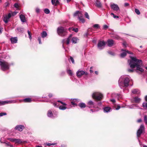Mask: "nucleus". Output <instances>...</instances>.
Wrapping results in <instances>:
<instances>
[{"instance_id":"a19ab883","label":"nucleus","mask_w":147,"mask_h":147,"mask_svg":"<svg viewBox=\"0 0 147 147\" xmlns=\"http://www.w3.org/2000/svg\"><path fill=\"white\" fill-rule=\"evenodd\" d=\"M27 32L28 34L29 38L30 40H31L32 39L31 34L29 30H28Z\"/></svg>"},{"instance_id":"a878e982","label":"nucleus","mask_w":147,"mask_h":147,"mask_svg":"<svg viewBox=\"0 0 147 147\" xmlns=\"http://www.w3.org/2000/svg\"><path fill=\"white\" fill-rule=\"evenodd\" d=\"M78 18L79 19V20L81 21V22L82 23H84L85 22V20L84 19V18L82 15H81L80 16H78Z\"/></svg>"},{"instance_id":"3c124183","label":"nucleus","mask_w":147,"mask_h":147,"mask_svg":"<svg viewBox=\"0 0 147 147\" xmlns=\"http://www.w3.org/2000/svg\"><path fill=\"white\" fill-rule=\"evenodd\" d=\"M14 7L17 8H18L19 5L18 3H16L14 5Z\"/></svg>"},{"instance_id":"412c9836","label":"nucleus","mask_w":147,"mask_h":147,"mask_svg":"<svg viewBox=\"0 0 147 147\" xmlns=\"http://www.w3.org/2000/svg\"><path fill=\"white\" fill-rule=\"evenodd\" d=\"M20 17L21 20L22 22H26L25 16L24 15L22 14L20 15Z\"/></svg>"},{"instance_id":"864d4df0","label":"nucleus","mask_w":147,"mask_h":147,"mask_svg":"<svg viewBox=\"0 0 147 147\" xmlns=\"http://www.w3.org/2000/svg\"><path fill=\"white\" fill-rule=\"evenodd\" d=\"M41 37H38V40L39 42V44H42V43L41 42Z\"/></svg>"},{"instance_id":"09e8293b","label":"nucleus","mask_w":147,"mask_h":147,"mask_svg":"<svg viewBox=\"0 0 147 147\" xmlns=\"http://www.w3.org/2000/svg\"><path fill=\"white\" fill-rule=\"evenodd\" d=\"M144 120L145 123L147 124V116L146 115L144 116Z\"/></svg>"},{"instance_id":"338daca9","label":"nucleus","mask_w":147,"mask_h":147,"mask_svg":"<svg viewBox=\"0 0 147 147\" xmlns=\"http://www.w3.org/2000/svg\"><path fill=\"white\" fill-rule=\"evenodd\" d=\"M141 121L142 119H139L137 120V122L139 123L141 122Z\"/></svg>"},{"instance_id":"f257e3e1","label":"nucleus","mask_w":147,"mask_h":147,"mask_svg":"<svg viewBox=\"0 0 147 147\" xmlns=\"http://www.w3.org/2000/svg\"><path fill=\"white\" fill-rule=\"evenodd\" d=\"M130 57L131 60H128V63L130 67L133 68L136 67L137 70H139L141 72H142L144 70L140 65V63L142 62V60L137 59L136 57L130 56Z\"/></svg>"},{"instance_id":"49530a36","label":"nucleus","mask_w":147,"mask_h":147,"mask_svg":"<svg viewBox=\"0 0 147 147\" xmlns=\"http://www.w3.org/2000/svg\"><path fill=\"white\" fill-rule=\"evenodd\" d=\"M16 139L15 138H9L8 139V140L12 142H15Z\"/></svg>"},{"instance_id":"f3484780","label":"nucleus","mask_w":147,"mask_h":147,"mask_svg":"<svg viewBox=\"0 0 147 147\" xmlns=\"http://www.w3.org/2000/svg\"><path fill=\"white\" fill-rule=\"evenodd\" d=\"M24 128V127L22 125H17L15 128L16 130H17L20 131H22Z\"/></svg>"},{"instance_id":"9d476101","label":"nucleus","mask_w":147,"mask_h":147,"mask_svg":"<svg viewBox=\"0 0 147 147\" xmlns=\"http://www.w3.org/2000/svg\"><path fill=\"white\" fill-rule=\"evenodd\" d=\"M16 102V101L14 100H7L4 101H0V105H3L6 104L14 103Z\"/></svg>"},{"instance_id":"6e6552de","label":"nucleus","mask_w":147,"mask_h":147,"mask_svg":"<svg viewBox=\"0 0 147 147\" xmlns=\"http://www.w3.org/2000/svg\"><path fill=\"white\" fill-rule=\"evenodd\" d=\"M144 125H141L137 132V137H139L140 136L144 130Z\"/></svg>"},{"instance_id":"6e6d98bb","label":"nucleus","mask_w":147,"mask_h":147,"mask_svg":"<svg viewBox=\"0 0 147 147\" xmlns=\"http://www.w3.org/2000/svg\"><path fill=\"white\" fill-rule=\"evenodd\" d=\"M134 69L132 68V69H128V71L130 72H132L134 71Z\"/></svg>"},{"instance_id":"f03ea898","label":"nucleus","mask_w":147,"mask_h":147,"mask_svg":"<svg viewBox=\"0 0 147 147\" xmlns=\"http://www.w3.org/2000/svg\"><path fill=\"white\" fill-rule=\"evenodd\" d=\"M129 77V76L123 75L121 76L118 81L119 85L120 88L123 89L124 88L128 87L130 81Z\"/></svg>"},{"instance_id":"39448f33","label":"nucleus","mask_w":147,"mask_h":147,"mask_svg":"<svg viewBox=\"0 0 147 147\" xmlns=\"http://www.w3.org/2000/svg\"><path fill=\"white\" fill-rule=\"evenodd\" d=\"M92 98L97 100H100L103 97L102 95L100 93L95 92L92 94Z\"/></svg>"},{"instance_id":"79ce46f5","label":"nucleus","mask_w":147,"mask_h":147,"mask_svg":"<svg viewBox=\"0 0 147 147\" xmlns=\"http://www.w3.org/2000/svg\"><path fill=\"white\" fill-rule=\"evenodd\" d=\"M111 16H113V18H118L119 17L118 16H115L114 15V14L113 13H111Z\"/></svg>"},{"instance_id":"f8f14e48","label":"nucleus","mask_w":147,"mask_h":147,"mask_svg":"<svg viewBox=\"0 0 147 147\" xmlns=\"http://www.w3.org/2000/svg\"><path fill=\"white\" fill-rule=\"evenodd\" d=\"M58 102H60V104L61 105H60L59 108L60 110H65L67 108V104L65 103H63L62 102L58 100Z\"/></svg>"},{"instance_id":"cd10ccee","label":"nucleus","mask_w":147,"mask_h":147,"mask_svg":"<svg viewBox=\"0 0 147 147\" xmlns=\"http://www.w3.org/2000/svg\"><path fill=\"white\" fill-rule=\"evenodd\" d=\"M81 15H82L81 12H80L79 11H76L74 14V16H80Z\"/></svg>"},{"instance_id":"5fc2aeb1","label":"nucleus","mask_w":147,"mask_h":147,"mask_svg":"<svg viewBox=\"0 0 147 147\" xmlns=\"http://www.w3.org/2000/svg\"><path fill=\"white\" fill-rule=\"evenodd\" d=\"M17 13L16 12H14L13 13H12L11 14V16H14L15 15H16L17 14Z\"/></svg>"},{"instance_id":"a18cd8bd","label":"nucleus","mask_w":147,"mask_h":147,"mask_svg":"<svg viewBox=\"0 0 147 147\" xmlns=\"http://www.w3.org/2000/svg\"><path fill=\"white\" fill-rule=\"evenodd\" d=\"M85 16L86 18L89 19V16L88 14V13L87 12H85Z\"/></svg>"},{"instance_id":"f704fd0d","label":"nucleus","mask_w":147,"mask_h":147,"mask_svg":"<svg viewBox=\"0 0 147 147\" xmlns=\"http://www.w3.org/2000/svg\"><path fill=\"white\" fill-rule=\"evenodd\" d=\"M23 29L24 28L21 27H18L16 29V30L19 32H23Z\"/></svg>"},{"instance_id":"c9c22d12","label":"nucleus","mask_w":147,"mask_h":147,"mask_svg":"<svg viewBox=\"0 0 147 147\" xmlns=\"http://www.w3.org/2000/svg\"><path fill=\"white\" fill-rule=\"evenodd\" d=\"M23 101L25 102H30L32 100L30 98H28L24 99Z\"/></svg>"},{"instance_id":"b1692460","label":"nucleus","mask_w":147,"mask_h":147,"mask_svg":"<svg viewBox=\"0 0 147 147\" xmlns=\"http://www.w3.org/2000/svg\"><path fill=\"white\" fill-rule=\"evenodd\" d=\"M132 93L134 94H138L140 93V91L138 89H134L131 91Z\"/></svg>"},{"instance_id":"4be33fe9","label":"nucleus","mask_w":147,"mask_h":147,"mask_svg":"<svg viewBox=\"0 0 147 147\" xmlns=\"http://www.w3.org/2000/svg\"><path fill=\"white\" fill-rule=\"evenodd\" d=\"M141 99L137 97H136L134 98V101L136 103H139L141 101Z\"/></svg>"},{"instance_id":"e433bc0d","label":"nucleus","mask_w":147,"mask_h":147,"mask_svg":"<svg viewBox=\"0 0 147 147\" xmlns=\"http://www.w3.org/2000/svg\"><path fill=\"white\" fill-rule=\"evenodd\" d=\"M78 40V39L76 37H73L71 41L73 43H76Z\"/></svg>"},{"instance_id":"aec40b11","label":"nucleus","mask_w":147,"mask_h":147,"mask_svg":"<svg viewBox=\"0 0 147 147\" xmlns=\"http://www.w3.org/2000/svg\"><path fill=\"white\" fill-rule=\"evenodd\" d=\"M51 3L53 5L56 6L59 4V0H51Z\"/></svg>"},{"instance_id":"4c0bfd02","label":"nucleus","mask_w":147,"mask_h":147,"mask_svg":"<svg viewBox=\"0 0 147 147\" xmlns=\"http://www.w3.org/2000/svg\"><path fill=\"white\" fill-rule=\"evenodd\" d=\"M67 72L69 76H72L73 75V74L71 70L70 69H68L67 70Z\"/></svg>"},{"instance_id":"7ed1b4c3","label":"nucleus","mask_w":147,"mask_h":147,"mask_svg":"<svg viewBox=\"0 0 147 147\" xmlns=\"http://www.w3.org/2000/svg\"><path fill=\"white\" fill-rule=\"evenodd\" d=\"M0 66L1 70L5 71L9 69L10 65L7 62L1 60H0Z\"/></svg>"},{"instance_id":"8fccbe9b","label":"nucleus","mask_w":147,"mask_h":147,"mask_svg":"<svg viewBox=\"0 0 147 147\" xmlns=\"http://www.w3.org/2000/svg\"><path fill=\"white\" fill-rule=\"evenodd\" d=\"M7 115L5 113H0V117L2 116L3 115Z\"/></svg>"},{"instance_id":"72a5a7b5","label":"nucleus","mask_w":147,"mask_h":147,"mask_svg":"<svg viewBox=\"0 0 147 147\" xmlns=\"http://www.w3.org/2000/svg\"><path fill=\"white\" fill-rule=\"evenodd\" d=\"M112 96H113L116 97H117V98H119L121 97V94H112Z\"/></svg>"},{"instance_id":"052dcab7","label":"nucleus","mask_w":147,"mask_h":147,"mask_svg":"<svg viewBox=\"0 0 147 147\" xmlns=\"http://www.w3.org/2000/svg\"><path fill=\"white\" fill-rule=\"evenodd\" d=\"M9 3L8 2H6L5 3V6L6 7L9 6Z\"/></svg>"},{"instance_id":"4d7b16f0","label":"nucleus","mask_w":147,"mask_h":147,"mask_svg":"<svg viewBox=\"0 0 147 147\" xmlns=\"http://www.w3.org/2000/svg\"><path fill=\"white\" fill-rule=\"evenodd\" d=\"M124 6L125 7L129 6V4L128 3H124Z\"/></svg>"},{"instance_id":"ea45409f","label":"nucleus","mask_w":147,"mask_h":147,"mask_svg":"<svg viewBox=\"0 0 147 147\" xmlns=\"http://www.w3.org/2000/svg\"><path fill=\"white\" fill-rule=\"evenodd\" d=\"M44 11L45 13L46 14L49 13L50 12L49 10L47 8L44 9Z\"/></svg>"},{"instance_id":"2f4dec72","label":"nucleus","mask_w":147,"mask_h":147,"mask_svg":"<svg viewBox=\"0 0 147 147\" xmlns=\"http://www.w3.org/2000/svg\"><path fill=\"white\" fill-rule=\"evenodd\" d=\"M69 30L70 31L71 30H72L76 32H77L78 31V29L77 28H69Z\"/></svg>"},{"instance_id":"bb28decb","label":"nucleus","mask_w":147,"mask_h":147,"mask_svg":"<svg viewBox=\"0 0 147 147\" xmlns=\"http://www.w3.org/2000/svg\"><path fill=\"white\" fill-rule=\"evenodd\" d=\"M41 35L42 38H44L47 36V34L46 31H43L41 33Z\"/></svg>"},{"instance_id":"393cba45","label":"nucleus","mask_w":147,"mask_h":147,"mask_svg":"<svg viewBox=\"0 0 147 147\" xmlns=\"http://www.w3.org/2000/svg\"><path fill=\"white\" fill-rule=\"evenodd\" d=\"M96 6L98 8H100L102 7V5L100 2L98 0H96Z\"/></svg>"},{"instance_id":"58836bf2","label":"nucleus","mask_w":147,"mask_h":147,"mask_svg":"<svg viewBox=\"0 0 147 147\" xmlns=\"http://www.w3.org/2000/svg\"><path fill=\"white\" fill-rule=\"evenodd\" d=\"M142 106L145 109H147V102H144L142 104Z\"/></svg>"},{"instance_id":"dca6fc26","label":"nucleus","mask_w":147,"mask_h":147,"mask_svg":"<svg viewBox=\"0 0 147 147\" xmlns=\"http://www.w3.org/2000/svg\"><path fill=\"white\" fill-rule=\"evenodd\" d=\"M87 105L89 108L95 107L96 106L95 104L92 100L89 101L88 102Z\"/></svg>"},{"instance_id":"13d9d810","label":"nucleus","mask_w":147,"mask_h":147,"mask_svg":"<svg viewBox=\"0 0 147 147\" xmlns=\"http://www.w3.org/2000/svg\"><path fill=\"white\" fill-rule=\"evenodd\" d=\"M36 11L37 13H38L40 12V9L38 8H36Z\"/></svg>"},{"instance_id":"0e129e2a","label":"nucleus","mask_w":147,"mask_h":147,"mask_svg":"<svg viewBox=\"0 0 147 147\" xmlns=\"http://www.w3.org/2000/svg\"><path fill=\"white\" fill-rule=\"evenodd\" d=\"M111 101L113 103H114L115 102V100L114 99L111 100Z\"/></svg>"},{"instance_id":"603ef678","label":"nucleus","mask_w":147,"mask_h":147,"mask_svg":"<svg viewBox=\"0 0 147 147\" xmlns=\"http://www.w3.org/2000/svg\"><path fill=\"white\" fill-rule=\"evenodd\" d=\"M109 26L107 25H105L103 26V29H106L108 28Z\"/></svg>"},{"instance_id":"2eb2a0df","label":"nucleus","mask_w":147,"mask_h":147,"mask_svg":"<svg viewBox=\"0 0 147 147\" xmlns=\"http://www.w3.org/2000/svg\"><path fill=\"white\" fill-rule=\"evenodd\" d=\"M11 13H9L7 15H6L4 17L3 20L5 23H7L8 22L9 20V18L11 17Z\"/></svg>"},{"instance_id":"423d86ee","label":"nucleus","mask_w":147,"mask_h":147,"mask_svg":"<svg viewBox=\"0 0 147 147\" xmlns=\"http://www.w3.org/2000/svg\"><path fill=\"white\" fill-rule=\"evenodd\" d=\"M77 76L79 77L80 78L84 74L86 76L88 75V73L86 72H85L83 70H78L77 71L76 73Z\"/></svg>"},{"instance_id":"c85d7f7f","label":"nucleus","mask_w":147,"mask_h":147,"mask_svg":"<svg viewBox=\"0 0 147 147\" xmlns=\"http://www.w3.org/2000/svg\"><path fill=\"white\" fill-rule=\"evenodd\" d=\"M78 106L81 108H85L86 106V104L83 102H81L78 105Z\"/></svg>"},{"instance_id":"ddd939ff","label":"nucleus","mask_w":147,"mask_h":147,"mask_svg":"<svg viewBox=\"0 0 147 147\" xmlns=\"http://www.w3.org/2000/svg\"><path fill=\"white\" fill-rule=\"evenodd\" d=\"M110 6L111 8L114 11H117L119 10V6L116 4L114 3L111 4Z\"/></svg>"},{"instance_id":"9b49d317","label":"nucleus","mask_w":147,"mask_h":147,"mask_svg":"<svg viewBox=\"0 0 147 147\" xmlns=\"http://www.w3.org/2000/svg\"><path fill=\"white\" fill-rule=\"evenodd\" d=\"M71 35H70L67 38L63 39L62 41L63 43V47L65 49L64 44H66L68 45L71 39Z\"/></svg>"},{"instance_id":"680f3d73","label":"nucleus","mask_w":147,"mask_h":147,"mask_svg":"<svg viewBox=\"0 0 147 147\" xmlns=\"http://www.w3.org/2000/svg\"><path fill=\"white\" fill-rule=\"evenodd\" d=\"M54 144H53H53H51L50 143H47V145L48 146H51V145H54Z\"/></svg>"},{"instance_id":"774afa93","label":"nucleus","mask_w":147,"mask_h":147,"mask_svg":"<svg viewBox=\"0 0 147 147\" xmlns=\"http://www.w3.org/2000/svg\"><path fill=\"white\" fill-rule=\"evenodd\" d=\"M53 95L52 94H50L49 95V96L50 98Z\"/></svg>"},{"instance_id":"c756f323","label":"nucleus","mask_w":147,"mask_h":147,"mask_svg":"<svg viewBox=\"0 0 147 147\" xmlns=\"http://www.w3.org/2000/svg\"><path fill=\"white\" fill-rule=\"evenodd\" d=\"M72 100H74V102L73 101H71V104L73 105H77V104L75 102H78L79 101V100L78 99H71Z\"/></svg>"},{"instance_id":"1a4fd4ad","label":"nucleus","mask_w":147,"mask_h":147,"mask_svg":"<svg viewBox=\"0 0 147 147\" xmlns=\"http://www.w3.org/2000/svg\"><path fill=\"white\" fill-rule=\"evenodd\" d=\"M121 51H123V52L121 54L120 57L122 58L124 57L127 53L129 54H133V53L132 52L128 51L127 50H123L121 49Z\"/></svg>"},{"instance_id":"69168bd1","label":"nucleus","mask_w":147,"mask_h":147,"mask_svg":"<svg viewBox=\"0 0 147 147\" xmlns=\"http://www.w3.org/2000/svg\"><path fill=\"white\" fill-rule=\"evenodd\" d=\"M92 67H90V72L91 73H92L93 72V71L91 69H92Z\"/></svg>"},{"instance_id":"6ab92c4d","label":"nucleus","mask_w":147,"mask_h":147,"mask_svg":"<svg viewBox=\"0 0 147 147\" xmlns=\"http://www.w3.org/2000/svg\"><path fill=\"white\" fill-rule=\"evenodd\" d=\"M107 45L108 46L111 47L114 44V41L112 40H109L107 41Z\"/></svg>"},{"instance_id":"4468645a","label":"nucleus","mask_w":147,"mask_h":147,"mask_svg":"<svg viewBox=\"0 0 147 147\" xmlns=\"http://www.w3.org/2000/svg\"><path fill=\"white\" fill-rule=\"evenodd\" d=\"M56 112V114L53 115L51 111L49 110L48 112L47 116L48 117L53 118L56 117L57 116V112Z\"/></svg>"},{"instance_id":"37998d69","label":"nucleus","mask_w":147,"mask_h":147,"mask_svg":"<svg viewBox=\"0 0 147 147\" xmlns=\"http://www.w3.org/2000/svg\"><path fill=\"white\" fill-rule=\"evenodd\" d=\"M93 27L94 28H98L100 27L99 25L98 24H95L93 25Z\"/></svg>"},{"instance_id":"bf43d9fd","label":"nucleus","mask_w":147,"mask_h":147,"mask_svg":"<svg viewBox=\"0 0 147 147\" xmlns=\"http://www.w3.org/2000/svg\"><path fill=\"white\" fill-rule=\"evenodd\" d=\"M108 53L110 54V55H114V53H113L112 52V51H109L108 52Z\"/></svg>"},{"instance_id":"c03bdc74","label":"nucleus","mask_w":147,"mask_h":147,"mask_svg":"<svg viewBox=\"0 0 147 147\" xmlns=\"http://www.w3.org/2000/svg\"><path fill=\"white\" fill-rule=\"evenodd\" d=\"M135 12L138 15H140V12L139 10L137 9H135Z\"/></svg>"},{"instance_id":"5701e85b","label":"nucleus","mask_w":147,"mask_h":147,"mask_svg":"<svg viewBox=\"0 0 147 147\" xmlns=\"http://www.w3.org/2000/svg\"><path fill=\"white\" fill-rule=\"evenodd\" d=\"M105 113H108L110 112L111 109L109 107H106L103 109Z\"/></svg>"},{"instance_id":"473e14b6","label":"nucleus","mask_w":147,"mask_h":147,"mask_svg":"<svg viewBox=\"0 0 147 147\" xmlns=\"http://www.w3.org/2000/svg\"><path fill=\"white\" fill-rule=\"evenodd\" d=\"M23 142L22 140L20 139H16L15 143L16 144H21Z\"/></svg>"},{"instance_id":"de8ad7c7","label":"nucleus","mask_w":147,"mask_h":147,"mask_svg":"<svg viewBox=\"0 0 147 147\" xmlns=\"http://www.w3.org/2000/svg\"><path fill=\"white\" fill-rule=\"evenodd\" d=\"M70 60H71V61L72 63H73V64L74 63V59L72 57H70Z\"/></svg>"},{"instance_id":"7c9ffc66","label":"nucleus","mask_w":147,"mask_h":147,"mask_svg":"<svg viewBox=\"0 0 147 147\" xmlns=\"http://www.w3.org/2000/svg\"><path fill=\"white\" fill-rule=\"evenodd\" d=\"M59 102H58V100L57 102H54L53 103V105L55 107H59L60 104L59 103Z\"/></svg>"},{"instance_id":"20e7f679","label":"nucleus","mask_w":147,"mask_h":147,"mask_svg":"<svg viewBox=\"0 0 147 147\" xmlns=\"http://www.w3.org/2000/svg\"><path fill=\"white\" fill-rule=\"evenodd\" d=\"M57 32L59 36H62L66 35L67 33L66 29L62 27H60L57 28Z\"/></svg>"},{"instance_id":"a211bd4d","label":"nucleus","mask_w":147,"mask_h":147,"mask_svg":"<svg viewBox=\"0 0 147 147\" xmlns=\"http://www.w3.org/2000/svg\"><path fill=\"white\" fill-rule=\"evenodd\" d=\"M10 40L12 44L16 43L17 42L18 39L16 37H11Z\"/></svg>"},{"instance_id":"0eeeda50","label":"nucleus","mask_w":147,"mask_h":147,"mask_svg":"<svg viewBox=\"0 0 147 147\" xmlns=\"http://www.w3.org/2000/svg\"><path fill=\"white\" fill-rule=\"evenodd\" d=\"M105 45V42L104 41H99L98 44V48L101 50L104 48Z\"/></svg>"},{"instance_id":"e2e57ef3","label":"nucleus","mask_w":147,"mask_h":147,"mask_svg":"<svg viewBox=\"0 0 147 147\" xmlns=\"http://www.w3.org/2000/svg\"><path fill=\"white\" fill-rule=\"evenodd\" d=\"M120 107L119 106H117V107L116 108V110H118L120 108Z\"/></svg>"}]
</instances>
